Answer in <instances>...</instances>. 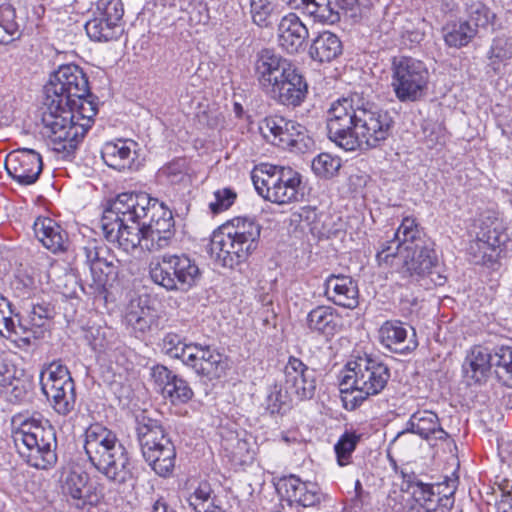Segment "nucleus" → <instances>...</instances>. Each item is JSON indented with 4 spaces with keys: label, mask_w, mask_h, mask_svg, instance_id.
I'll use <instances>...</instances> for the list:
<instances>
[{
    "label": "nucleus",
    "mask_w": 512,
    "mask_h": 512,
    "mask_svg": "<svg viewBox=\"0 0 512 512\" xmlns=\"http://www.w3.org/2000/svg\"><path fill=\"white\" fill-rule=\"evenodd\" d=\"M310 368L304 364L299 358L290 356L284 368L285 384L294 383L298 378H302L304 373Z\"/></svg>",
    "instance_id": "obj_61"
},
{
    "label": "nucleus",
    "mask_w": 512,
    "mask_h": 512,
    "mask_svg": "<svg viewBox=\"0 0 512 512\" xmlns=\"http://www.w3.org/2000/svg\"><path fill=\"white\" fill-rule=\"evenodd\" d=\"M393 126L389 111L358 93L337 100L327 112L328 137L346 151L381 147Z\"/></svg>",
    "instance_id": "obj_1"
},
{
    "label": "nucleus",
    "mask_w": 512,
    "mask_h": 512,
    "mask_svg": "<svg viewBox=\"0 0 512 512\" xmlns=\"http://www.w3.org/2000/svg\"><path fill=\"white\" fill-rule=\"evenodd\" d=\"M492 359V367H495L498 380L504 386L512 388V347H496Z\"/></svg>",
    "instance_id": "obj_41"
},
{
    "label": "nucleus",
    "mask_w": 512,
    "mask_h": 512,
    "mask_svg": "<svg viewBox=\"0 0 512 512\" xmlns=\"http://www.w3.org/2000/svg\"><path fill=\"white\" fill-rule=\"evenodd\" d=\"M149 207V210H147V216L149 215V212H153V215L159 214V218L149 220L146 222V225L152 228V233H160L171 240L174 235L175 224L172 212L165 207L163 202H159L156 198H152Z\"/></svg>",
    "instance_id": "obj_38"
},
{
    "label": "nucleus",
    "mask_w": 512,
    "mask_h": 512,
    "mask_svg": "<svg viewBox=\"0 0 512 512\" xmlns=\"http://www.w3.org/2000/svg\"><path fill=\"white\" fill-rule=\"evenodd\" d=\"M283 166L272 164H261L252 171L251 179L258 194L265 200L276 203L277 190L279 184V176Z\"/></svg>",
    "instance_id": "obj_30"
},
{
    "label": "nucleus",
    "mask_w": 512,
    "mask_h": 512,
    "mask_svg": "<svg viewBox=\"0 0 512 512\" xmlns=\"http://www.w3.org/2000/svg\"><path fill=\"white\" fill-rule=\"evenodd\" d=\"M441 486H437V491H435L434 486L431 484L428 489L412 492L415 501L422 508V512H449L452 509L455 493L454 483H452V486L447 485L450 490L449 494L445 493L442 496Z\"/></svg>",
    "instance_id": "obj_31"
},
{
    "label": "nucleus",
    "mask_w": 512,
    "mask_h": 512,
    "mask_svg": "<svg viewBox=\"0 0 512 512\" xmlns=\"http://www.w3.org/2000/svg\"><path fill=\"white\" fill-rule=\"evenodd\" d=\"M359 441L360 435H357L354 432H345L340 437L334 447L337 455V461L340 466H345L350 463L351 455Z\"/></svg>",
    "instance_id": "obj_53"
},
{
    "label": "nucleus",
    "mask_w": 512,
    "mask_h": 512,
    "mask_svg": "<svg viewBox=\"0 0 512 512\" xmlns=\"http://www.w3.org/2000/svg\"><path fill=\"white\" fill-rule=\"evenodd\" d=\"M408 332L401 321L389 320L380 327L379 339L381 344L391 352L407 354L418 346L414 329H412L411 336L408 335Z\"/></svg>",
    "instance_id": "obj_24"
},
{
    "label": "nucleus",
    "mask_w": 512,
    "mask_h": 512,
    "mask_svg": "<svg viewBox=\"0 0 512 512\" xmlns=\"http://www.w3.org/2000/svg\"><path fill=\"white\" fill-rule=\"evenodd\" d=\"M125 320L135 332L142 334L156 329L159 326L157 310L148 305H141L140 301L136 304L131 302L126 312Z\"/></svg>",
    "instance_id": "obj_34"
},
{
    "label": "nucleus",
    "mask_w": 512,
    "mask_h": 512,
    "mask_svg": "<svg viewBox=\"0 0 512 512\" xmlns=\"http://www.w3.org/2000/svg\"><path fill=\"white\" fill-rule=\"evenodd\" d=\"M53 395H48L47 399L52 404L54 410L60 415H68L74 410L76 404V392L74 380L63 385L56 390Z\"/></svg>",
    "instance_id": "obj_45"
},
{
    "label": "nucleus",
    "mask_w": 512,
    "mask_h": 512,
    "mask_svg": "<svg viewBox=\"0 0 512 512\" xmlns=\"http://www.w3.org/2000/svg\"><path fill=\"white\" fill-rule=\"evenodd\" d=\"M196 343L186 344L180 335L167 333L162 339V351L171 358L180 359L186 365Z\"/></svg>",
    "instance_id": "obj_44"
},
{
    "label": "nucleus",
    "mask_w": 512,
    "mask_h": 512,
    "mask_svg": "<svg viewBox=\"0 0 512 512\" xmlns=\"http://www.w3.org/2000/svg\"><path fill=\"white\" fill-rule=\"evenodd\" d=\"M290 9L300 10L315 22L334 24L340 20L337 3L333 0H282Z\"/></svg>",
    "instance_id": "obj_26"
},
{
    "label": "nucleus",
    "mask_w": 512,
    "mask_h": 512,
    "mask_svg": "<svg viewBox=\"0 0 512 512\" xmlns=\"http://www.w3.org/2000/svg\"><path fill=\"white\" fill-rule=\"evenodd\" d=\"M260 130L267 141L282 149L304 153L313 145L305 126L282 116L266 117Z\"/></svg>",
    "instance_id": "obj_12"
},
{
    "label": "nucleus",
    "mask_w": 512,
    "mask_h": 512,
    "mask_svg": "<svg viewBox=\"0 0 512 512\" xmlns=\"http://www.w3.org/2000/svg\"><path fill=\"white\" fill-rule=\"evenodd\" d=\"M95 96H82L76 104L61 107L57 113L42 112L43 134L52 150L63 157L72 155L91 128L97 114Z\"/></svg>",
    "instance_id": "obj_3"
},
{
    "label": "nucleus",
    "mask_w": 512,
    "mask_h": 512,
    "mask_svg": "<svg viewBox=\"0 0 512 512\" xmlns=\"http://www.w3.org/2000/svg\"><path fill=\"white\" fill-rule=\"evenodd\" d=\"M96 13L110 22L118 26V22L122 19L124 8L121 0H98L96 4Z\"/></svg>",
    "instance_id": "obj_55"
},
{
    "label": "nucleus",
    "mask_w": 512,
    "mask_h": 512,
    "mask_svg": "<svg viewBox=\"0 0 512 512\" xmlns=\"http://www.w3.org/2000/svg\"><path fill=\"white\" fill-rule=\"evenodd\" d=\"M288 393L290 390L286 388L283 392L282 388L278 385H274L267 396L268 409L271 413H279L282 405L286 404L288 400Z\"/></svg>",
    "instance_id": "obj_64"
},
{
    "label": "nucleus",
    "mask_w": 512,
    "mask_h": 512,
    "mask_svg": "<svg viewBox=\"0 0 512 512\" xmlns=\"http://www.w3.org/2000/svg\"><path fill=\"white\" fill-rule=\"evenodd\" d=\"M135 154L126 141L106 143L101 152L105 164L118 171L131 169Z\"/></svg>",
    "instance_id": "obj_35"
},
{
    "label": "nucleus",
    "mask_w": 512,
    "mask_h": 512,
    "mask_svg": "<svg viewBox=\"0 0 512 512\" xmlns=\"http://www.w3.org/2000/svg\"><path fill=\"white\" fill-rule=\"evenodd\" d=\"M252 19L255 24L267 27L275 5L272 0H250Z\"/></svg>",
    "instance_id": "obj_57"
},
{
    "label": "nucleus",
    "mask_w": 512,
    "mask_h": 512,
    "mask_svg": "<svg viewBox=\"0 0 512 512\" xmlns=\"http://www.w3.org/2000/svg\"><path fill=\"white\" fill-rule=\"evenodd\" d=\"M277 491L290 504L302 507H315L324 500V494L317 483L302 481L296 475L282 477L277 485Z\"/></svg>",
    "instance_id": "obj_17"
},
{
    "label": "nucleus",
    "mask_w": 512,
    "mask_h": 512,
    "mask_svg": "<svg viewBox=\"0 0 512 512\" xmlns=\"http://www.w3.org/2000/svg\"><path fill=\"white\" fill-rule=\"evenodd\" d=\"M192 356L186 363L194 371L209 380L218 379L225 374L227 359L210 346L196 344Z\"/></svg>",
    "instance_id": "obj_22"
},
{
    "label": "nucleus",
    "mask_w": 512,
    "mask_h": 512,
    "mask_svg": "<svg viewBox=\"0 0 512 512\" xmlns=\"http://www.w3.org/2000/svg\"><path fill=\"white\" fill-rule=\"evenodd\" d=\"M162 394L165 398L170 399L173 404H183L192 399L194 392L185 379L175 374L170 384L162 388Z\"/></svg>",
    "instance_id": "obj_49"
},
{
    "label": "nucleus",
    "mask_w": 512,
    "mask_h": 512,
    "mask_svg": "<svg viewBox=\"0 0 512 512\" xmlns=\"http://www.w3.org/2000/svg\"><path fill=\"white\" fill-rule=\"evenodd\" d=\"M295 65L272 49L263 48L253 60V76L262 90L268 92Z\"/></svg>",
    "instance_id": "obj_15"
},
{
    "label": "nucleus",
    "mask_w": 512,
    "mask_h": 512,
    "mask_svg": "<svg viewBox=\"0 0 512 512\" xmlns=\"http://www.w3.org/2000/svg\"><path fill=\"white\" fill-rule=\"evenodd\" d=\"M406 432L419 435L425 440H446L449 435L441 427L436 413L428 410L416 411L407 423Z\"/></svg>",
    "instance_id": "obj_28"
},
{
    "label": "nucleus",
    "mask_w": 512,
    "mask_h": 512,
    "mask_svg": "<svg viewBox=\"0 0 512 512\" xmlns=\"http://www.w3.org/2000/svg\"><path fill=\"white\" fill-rule=\"evenodd\" d=\"M53 315L54 309L49 303L33 305L29 323L35 327L34 333L36 337H44L49 321L53 318Z\"/></svg>",
    "instance_id": "obj_52"
},
{
    "label": "nucleus",
    "mask_w": 512,
    "mask_h": 512,
    "mask_svg": "<svg viewBox=\"0 0 512 512\" xmlns=\"http://www.w3.org/2000/svg\"><path fill=\"white\" fill-rule=\"evenodd\" d=\"M298 216L301 222L309 226V229L314 235H324V226L322 224L323 212H318L316 207L304 206L301 207Z\"/></svg>",
    "instance_id": "obj_58"
},
{
    "label": "nucleus",
    "mask_w": 512,
    "mask_h": 512,
    "mask_svg": "<svg viewBox=\"0 0 512 512\" xmlns=\"http://www.w3.org/2000/svg\"><path fill=\"white\" fill-rule=\"evenodd\" d=\"M136 434L143 458H151L167 443H173L158 420L141 413L136 417Z\"/></svg>",
    "instance_id": "obj_19"
},
{
    "label": "nucleus",
    "mask_w": 512,
    "mask_h": 512,
    "mask_svg": "<svg viewBox=\"0 0 512 512\" xmlns=\"http://www.w3.org/2000/svg\"><path fill=\"white\" fill-rule=\"evenodd\" d=\"M424 142L428 148L444 145L446 140L444 128L435 122H428L423 126Z\"/></svg>",
    "instance_id": "obj_59"
},
{
    "label": "nucleus",
    "mask_w": 512,
    "mask_h": 512,
    "mask_svg": "<svg viewBox=\"0 0 512 512\" xmlns=\"http://www.w3.org/2000/svg\"><path fill=\"white\" fill-rule=\"evenodd\" d=\"M92 339L90 340V345L92 349L99 353H107L112 350L115 342L111 340L114 337V333L111 331H102L101 329H96L95 333L91 331Z\"/></svg>",
    "instance_id": "obj_60"
},
{
    "label": "nucleus",
    "mask_w": 512,
    "mask_h": 512,
    "mask_svg": "<svg viewBox=\"0 0 512 512\" xmlns=\"http://www.w3.org/2000/svg\"><path fill=\"white\" fill-rule=\"evenodd\" d=\"M29 384L25 379L17 376V374L9 383L8 393H4L7 399L12 403L21 402L28 394Z\"/></svg>",
    "instance_id": "obj_63"
},
{
    "label": "nucleus",
    "mask_w": 512,
    "mask_h": 512,
    "mask_svg": "<svg viewBox=\"0 0 512 512\" xmlns=\"http://www.w3.org/2000/svg\"><path fill=\"white\" fill-rule=\"evenodd\" d=\"M90 270V287L93 293L102 294L106 286L117 279L118 260L111 254L109 248L98 244L96 241H89L81 248L77 255Z\"/></svg>",
    "instance_id": "obj_13"
},
{
    "label": "nucleus",
    "mask_w": 512,
    "mask_h": 512,
    "mask_svg": "<svg viewBox=\"0 0 512 512\" xmlns=\"http://www.w3.org/2000/svg\"><path fill=\"white\" fill-rule=\"evenodd\" d=\"M34 234L45 248L53 253L66 250L67 233L51 218H37L33 225Z\"/></svg>",
    "instance_id": "obj_29"
},
{
    "label": "nucleus",
    "mask_w": 512,
    "mask_h": 512,
    "mask_svg": "<svg viewBox=\"0 0 512 512\" xmlns=\"http://www.w3.org/2000/svg\"><path fill=\"white\" fill-rule=\"evenodd\" d=\"M467 19L464 21L471 28H475L477 34L480 29H486L494 19L490 9L479 1H473L466 7Z\"/></svg>",
    "instance_id": "obj_47"
},
{
    "label": "nucleus",
    "mask_w": 512,
    "mask_h": 512,
    "mask_svg": "<svg viewBox=\"0 0 512 512\" xmlns=\"http://www.w3.org/2000/svg\"><path fill=\"white\" fill-rule=\"evenodd\" d=\"M443 38L449 47L461 48L468 45L476 36L475 28H471L464 21L449 23L443 27Z\"/></svg>",
    "instance_id": "obj_42"
},
{
    "label": "nucleus",
    "mask_w": 512,
    "mask_h": 512,
    "mask_svg": "<svg viewBox=\"0 0 512 512\" xmlns=\"http://www.w3.org/2000/svg\"><path fill=\"white\" fill-rule=\"evenodd\" d=\"M59 483L62 494L76 508L83 509L98 500L95 488L90 484V476L83 467L69 463L61 469Z\"/></svg>",
    "instance_id": "obj_14"
},
{
    "label": "nucleus",
    "mask_w": 512,
    "mask_h": 512,
    "mask_svg": "<svg viewBox=\"0 0 512 512\" xmlns=\"http://www.w3.org/2000/svg\"><path fill=\"white\" fill-rule=\"evenodd\" d=\"M151 280L167 291L187 292L201 279V271L188 255L166 253L150 264Z\"/></svg>",
    "instance_id": "obj_11"
},
{
    "label": "nucleus",
    "mask_w": 512,
    "mask_h": 512,
    "mask_svg": "<svg viewBox=\"0 0 512 512\" xmlns=\"http://www.w3.org/2000/svg\"><path fill=\"white\" fill-rule=\"evenodd\" d=\"M215 201L209 204V207L213 213H219L228 209L236 199V193L230 188H224L217 190L214 193Z\"/></svg>",
    "instance_id": "obj_62"
},
{
    "label": "nucleus",
    "mask_w": 512,
    "mask_h": 512,
    "mask_svg": "<svg viewBox=\"0 0 512 512\" xmlns=\"http://www.w3.org/2000/svg\"><path fill=\"white\" fill-rule=\"evenodd\" d=\"M308 36V28L294 13L284 16L278 25V44L288 54L303 51Z\"/></svg>",
    "instance_id": "obj_25"
},
{
    "label": "nucleus",
    "mask_w": 512,
    "mask_h": 512,
    "mask_svg": "<svg viewBox=\"0 0 512 512\" xmlns=\"http://www.w3.org/2000/svg\"><path fill=\"white\" fill-rule=\"evenodd\" d=\"M306 327L311 333L330 339L340 332L342 325L333 307L320 305L307 314Z\"/></svg>",
    "instance_id": "obj_27"
},
{
    "label": "nucleus",
    "mask_w": 512,
    "mask_h": 512,
    "mask_svg": "<svg viewBox=\"0 0 512 512\" xmlns=\"http://www.w3.org/2000/svg\"><path fill=\"white\" fill-rule=\"evenodd\" d=\"M390 73L392 90L401 103L418 102L426 96L430 73L422 60L405 55L394 56Z\"/></svg>",
    "instance_id": "obj_10"
},
{
    "label": "nucleus",
    "mask_w": 512,
    "mask_h": 512,
    "mask_svg": "<svg viewBox=\"0 0 512 512\" xmlns=\"http://www.w3.org/2000/svg\"><path fill=\"white\" fill-rule=\"evenodd\" d=\"M152 470L160 477H168L172 474L175 461L176 449L173 443H167L161 449L151 455V458H144Z\"/></svg>",
    "instance_id": "obj_40"
},
{
    "label": "nucleus",
    "mask_w": 512,
    "mask_h": 512,
    "mask_svg": "<svg viewBox=\"0 0 512 512\" xmlns=\"http://www.w3.org/2000/svg\"><path fill=\"white\" fill-rule=\"evenodd\" d=\"M477 234L484 239L486 243H490L491 246L497 249L507 240V235L503 232L501 222L497 219L489 223L483 222Z\"/></svg>",
    "instance_id": "obj_56"
},
{
    "label": "nucleus",
    "mask_w": 512,
    "mask_h": 512,
    "mask_svg": "<svg viewBox=\"0 0 512 512\" xmlns=\"http://www.w3.org/2000/svg\"><path fill=\"white\" fill-rule=\"evenodd\" d=\"M324 295L337 306L355 309L359 304L357 282L350 276L331 274L325 280Z\"/></svg>",
    "instance_id": "obj_23"
},
{
    "label": "nucleus",
    "mask_w": 512,
    "mask_h": 512,
    "mask_svg": "<svg viewBox=\"0 0 512 512\" xmlns=\"http://www.w3.org/2000/svg\"><path fill=\"white\" fill-rule=\"evenodd\" d=\"M432 242L426 238L415 218L405 217L391 239L377 243L376 260L403 279L424 276L437 263Z\"/></svg>",
    "instance_id": "obj_2"
},
{
    "label": "nucleus",
    "mask_w": 512,
    "mask_h": 512,
    "mask_svg": "<svg viewBox=\"0 0 512 512\" xmlns=\"http://www.w3.org/2000/svg\"><path fill=\"white\" fill-rule=\"evenodd\" d=\"M139 230V233H137L139 242H135V244L130 247V250L140 246L143 250L155 252L168 247L171 242L167 236H163L160 233H152V228L146 225V221L140 222Z\"/></svg>",
    "instance_id": "obj_46"
},
{
    "label": "nucleus",
    "mask_w": 512,
    "mask_h": 512,
    "mask_svg": "<svg viewBox=\"0 0 512 512\" xmlns=\"http://www.w3.org/2000/svg\"><path fill=\"white\" fill-rule=\"evenodd\" d=\"M260 233L261 226L253 218H234L213 233L211 256L222 267L234 269L257 249Z\"/></svg>",
    "instance_id": "obj_7"
},
{
    "label": "nucleus",
    "mask_w": 512,
    "mask_h": 512,
    "mask_svg": "<svg viewBox=\"0 0 512 512\" xmlns=\"http://www.w3.org/2000/svg\"><path fill=\"white\" fill-rule=\"evenodd\" d=\"M84 449L92 466L107 480L123 484L133 477L126 448L108 428L90 425L85 432Z\"/></svg>",
    "instance_id": "obj_6"
},
{
    "label": "nucleus",
    "mask_w": 512,
    "mask_h": 512,
    "mask_svg": "<svg viewBox=\"0 0 512 512\" xmlns=\"http://www.w3.org/2000/svg\"><path fill=\"white\" fill-rule=\"evenodd\" d=\"M271 97L286 107H299L308 94V84L304 76L294 66L268 91Z\"/></svg>",
    "instance_id": "obj_18"
},
{
    "label": "nucleus",
    "mask_w": 512,
    "mask_h": 512,
    "mask_svg": "<svg viewBox=\"0 0 512 512\" xmlns=\"http://www.w3.org/2000/svg\"><path fill=\"white\" fill-rule=\"evenodd\" d=\"M278 179L280 180L277 187L279 193L274 198L276 204L283 205L302 199L304 192L301 188L302 176L299 172L291 167L283 166Z\"/></svg>",
    "instance_id": "obj_33"
},
{
    "label": "nucleus",
    "mask_w": 512,
    "mask_h": 512,
    "mask_svg": "<svg viewBox=\"0 0 512 512\" xmlns=\"http://www.w3.org/2000/svg\"><path fill=\"white\" fill-rule=\"evenodd\" d=\"M5 169L19 184L31 185L38 180L42 172V157L32 149H18L7 155Z\"/></svg>",
    "instance_id": "obj_16"
},
{
    "label": "nucleus",
    "mask_w": 512,
    "mask_h": 512,
    "mask_svg": "<svg viewBox=\"0 0 512 512\" xmlns=\"http://www.w3.org/2000/svg\"><path fill=\"white\" fill-rule=\"evenodd\" d=\"M42 112L57 113L63 106H73L76 99L91 96L89 82L83 70L75 64L62 65L44 86Z\"/></svg>",
    "instance_id": "obj_9"
},
{
    "label": "nucleus",
    "mask_w": 512,
    "mask_h": 512,
    "mask_svg": "<svg viewBox=\"0 0 512 512\" xmlns=\"http://www.w3.org/2000/svg\"><path fill=\"white\" fill-rule=\"evenodd\" d=\"M487 67L495 74L501 72L503 66L512 58V42L506 36H497L487 51Z\"/></svg>",
    "instance_id": "obj_39"
},
{
    "label": "nucleus",
    "mask_w": 512,
    "mask_h": 512,
    "mask_svg": "<svg viewBox=\"0 0 512 512\" xmlns=\"http://www.w3.org/2000/svg\"><path fill=\"white\" fill-rule=\"evenodd\" d=\"M340 166V159L328 153H321L312 161V170L314 173L324 178L334 176Z\"/></svg>",
    "instance_id": "obj_54"
},
{
    "label": "nucleus",
    "mask_w": 512,
    "mask_h": 512,
    "mask_svg": "<svg viewBox=\"0 0 512 512\" xmlns=\"http://www.w3.org/2000/svg\"><path fill=\"white\" fill-rule=\"evenodd\" d=\"M493 352L487 347L475 346L467 356L463 368L468 374L471 372V378L480 382L487 376L492 368Z\"/></svg>",
    "instance_id": "obj_37"
},
{
    "label": "nucleus",
    "mask_w": 512,
    "mask_h": 512,
    "mask_svg": "<svg viewBox=\"0 0 512 512\" xmlns=\"http://www.w3.org/2000/svg\"><path fill=\"white\" fill-rule=\"evenodd\" d=\"M287 389L290 390V394H294L297 399L305 400L311 399L316 390V372L310 368L304 373L302 378H298L294 383L287 384Z\"/></svg>",
    "instance_id": "obj_51"
},
{
    "label": "nucleus",
    "mask_w": 512,
    "mask_h": 512,
    "mask_svg": "<svg viewBox=\"0 0 512 512\" xmlns=\"http://www.w3.org/2000/svg\"><path fill=\"white\" fill-rule=\"evenodd\" d=\"M72 380L68 368L60 360L45 365L40 373L41 390L46 397Z\"/></svg>",
    "instance_id": "obj_36"
},
{
    "label": "nucleus",
    "mask_w": 512,
    "mask_h": 512,
    "mask_svg": "<svg viewBox=\"0 0 512 512\" xmlns=\"http://www.w3.org/2000/svg\"><path fill=\"white\" fill-rule=\"evenodd\" d=\"M116 28V25L110 24V22L106 21V19L98 14L85 25V30L89 38L98 42H107L115 39L117 37Z\"/></svg>",
    "instance_id": "obj_50"
},
{
    "label": "nucleus",
    "mask_w": 512,
    "mask_h": 512,
    "mask_svg": "<svg viewBox=\"0 0 512 512\" xmlns=\"http://www.w3.org/2000/svg\"><path fill=\"white\" fill-rule=\"evenodd\" d=\"M136 434L143 458H151L167 443H173L158 420L141 413L136 417Z\"/></svg>",
    "instance_id": "obj_21"
},
{
    "label": "nucleus",
    "mask_w": 512,
    "mask_h": 512,
    "mask_svg": "<svg viewBox=\"0 0 512 512\" xmlns=\"http://www.w3.org/2000/svg\"><path fill=\"white\" fill-rule=\"evenodd\" d=\"M12 425L15 446L31 467L46 470L56 464V431L48 419L34 412L13 417Z\"/></svg>",
    "instance_id": "obj_4"
},
{
    "label": "nucleus",
    "mask_w": 512,
    "mask_h": 512,
    "mask_svg": "<svg viewBox=\"0 0 512 512\" xmlns=\"http://www.w3.org/2000/svg\"><path fill=\"white\" fill-rule=\"evenodd\" d=\"M342 52L343 45L340 38L330 31L320 32L309 47L311 59L319 63H330L337 59Z\"/></svg>",
    "instance_id": "obj_32"
},
{
    "label": "nucleus",
    "mask_w": 512,
    "mask_h": 512,
    "mask_svg": "<svg viewBox=\"0 0 512 512\" xmlns=\"http://www.w3.org/2000/svg\"><path fill=\"white\" fill-rule=\"evenodd\" d=\"M136 434L143 458H151L167 443H173L158 420L141 413L136 417Z\"/></svg>",
    "instance_id": "obj_20"
},
{
    "label": "nucleus",
    "mask_w": 512,
    "mask_h": 512,
    "mask_svg": "<svg viewBox=\"0 0 512 512\" xmlns=\"http://www.w3.org/2000/svg\"><path fill=\"white\" fill-rule=\"evenodd\" d=\"M389 378L388 366L379 359L364 355L349 361L339 383L344 407L355 410L369 397L381 393Z\"/></svg>",
    "instance_id": "obj_8"
},
{
    "label": "nucleus",
    "mask_w": 512,
    "mask_h": 512,
    "mask_svg": "<svg viewBox=\"0 0 512 512\" xmlns=\"http://www.w3.org/2000/svg\"><path fill=\"white\" fill-rule=\"evenodd\" d=\"M497 248L486 243L478 234L477 238L470 242L468 247V255L470 261L477 265H486L496 260Z\"/></svg>",
    "instance_id": "obj_48"
},
{
    "label": "nucleus",
    "mask_w": 512,
    "mask_h": 512,
    "mask_svg": "<svg viewBox=\"0 0 512 512\" xmlns=\"http://www.w3.org/2000/svg\"><path fill=\"white\" fill-rule=\"evenodd\" d=\"M20 34L15 9L9 3L0 4V44H9Z\"/></svg>",
    "instance_id": "obj_43"
},
{
    "label": "nucleus",
    "mask_w": 512,
    "mask_h": 512,
    "mask_svg": "<svg viewBox=\"0 0 512 512\" xmlns=\"http://www.w3.org/2000/svg\"><path fill=\"white\" fill-rule=\"evenodd\" d=\"M152 197L145 192L121 193L108 203L101 218V228L105 238L118 243L125 251L139 242V224L147 217Z\"/></svg>",
    "instance_id": "obj_5"
}]
</instances>
